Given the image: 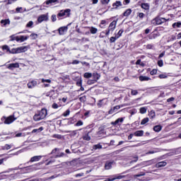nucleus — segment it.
Wrapping results in <instances>:
<instances>
[{"instance_id": "nucleus-1", "label": "nucleus", "mask_w": 181, "mask_h": 181, "mask_svg": "<svg viewBox=\"0 0 181 181\" xmlns=\"http://www.w3.org/2000/svg\"><path fill=\"white\" fill-rule=\"evenodd\" d=\"M47 116V110L46 108H42L40 111H38L34 116V121H40L41 119H45Z\"/></svg>"}, {"instance_id": "nucleus-2", "label": "nucleus", "mask_w": 181, "mask_h": 181, "mask_svg": "<svg viewBox=\"0 0 181 181\" xmlns=\"http://www.w3.org/2000/svg\"><path fill=\"white\" fill-rule=\"evenodd\" d=\"M29 49L28 46H23L17 48H13L11 50L10 49L9 52L11 54H18L19 53H25V52H28Z\"/></svg>"}, {"instance_id": "nucleus-3", "label": "nucleus", "mask_w": 181, "mask_h": 181, "mask_svg": "<svg viewBox=\"0 0 181 181\" xmlns=\"http://www.w3.org/2000/svg\"><path fill=\"white\" fill-rule=\"evenodd\" d=\"M60 151L59 148H54L48 155H52V158H62L64 156V153H59Z\"/></svg>"}, {"instance_id": "nucleus-4", "label": "nucleus", "mask_w": 181, "mask_h": 181, "mask_svg": "<svg viewBox=\"0 0 181 181\" xmlns=\"http://www.w3.org/2000/svg\"><path fill=\"white\" fill-rule=\"evenodd\" d=\"M71 12V10L70 8H67L64 11L61 10L57 16L59 21H60V19H62L60 18H63V16H66V18H69Z\"/></svg>"}, {"instance_id": "nucleus-5", "label": "nucleus", "mask_w": 181, "mask_h": 181, "mask_svg": "<svg viewBox=\"0 0 181 181\" xmlns=\"http://www.w3.org/2000/svg\"><path fill=\"white\" fill-rule=\"evenodd\" d=\"M165 22H166L165 18H160L159 17H156L151 21V23L154 26H156L158 25H162V23H165Z\"/></svg>"}, {"instance_id": "nucleus-6", "label": "nucleus", "mask_w": 181, "mask_h": 181, "mask_svg": "<svg viewBox=\"0 0 181 181\" xmlns=\"http://www.w3.org/2000/svg\"><path fill=\"white\" fill-rule=\"evenodd\" d=\"M4 123L6 125H9L10 124H12L14 121H16V117H15L14 115H10L7 117H4Z\"/></svg>"}, {"instance_id": "nucleus-7", "label": "nucleus", "mask_w": 181, "mask_h": 181, "mask_svg": "<svg viewBox=\"0 0 181 181\" xmlns=\"http://www.w3.org/2000/svg\"><path fill=\"white\" fill-rule=\"evenodd\" d=\"M157 161L158 160H156V158H153L147 161H144V163L137 164L133 168L135 169V168H138V166H142V165H146L147 166H149L151 165H153V163H156Z\"/></svg>"}, {"instance_id": "nucleus-8", "label": "nucleus", "mask_w": 181, "mask_h": 181, "mask_svg": "<svg viewBox=\"0 0 181 181\" xmlns=\"http://www.w3.org/2000/svg\"><path fill=\"white\" fill-rule=\"evenodd\" d=\"M49 21V17L47 14H42L40 16L37 18L38 23H42V22Z\"/></svg>"}, {"instance_id": "nucleus-9", "label": "nucleus", "mask_w": 181, "mask_h": 181, "mask_svg": "<svg viewBox=\"0 0 181 181\" xmlns=\"http://www.w3.org/2000/svg\"><path fill=\"white\" fill-rule=\"evenodd\" d=\"M28 88H35L37 86V81H31L28 83L27 84Z\"/></svg>"}, {"instance_id": "nucleus-10", "label": "nucleus", "mask_w": 181, "mask_h": 181, "mask_svg": "<svg viewBox=\"0 0 181 181\" xmlns=\"http://www.w3.org/2000/svg\"><path fill=\"white\" fill-rule=\"evenodd\" d=\"M7 69H8V70H13L14 69H19V64L18 63H13V64H10Z\"/></svg>"}, {"instance_id": "nucleus-11", "label": "nucleus", "mask_w": 181, "mask_h": 181, "mask_svg": "<svg viewBox=\"0 0 181 181\" xmlns=\"http://www.w3.org/2000/svg\"><path fill=\"white\" fill-rule=\"evenodd\" d=\"M113 164H114V161H107L105 164V170H110V169L112 168Z\"/></svg>"}, {"instance_id": "nucleus-12", "label": "nucleus", "mask_w": 181, "mask_h": 181, "mask_svg": "<svg viewBox=\"0 0 181 181\" xmlns=\"http://www.w3.org/2000/svg\"><path fill=\"white\" fill-rule=\"evenodd\" d=\"M119 6H122V3L119 1H116L115 3L112 4L113 8H112V9H118V8H119Z\"/></svg>"}, {"instance_id": "nucleus-13", "label": "nucleus", "mask_w": 181, "mask_h": 181, "mask_svg": "<svg viewBox=\"0 0 181 181\" xmlns=\"http://www.w3.org/2000/svg\"><path fill=\"white\" fill-rule=\"evenodd\" d=\"M168 165V163L166 161H160L158 162L156 164V168H165Z\"/></svg>"}, {"instance_id": "nucleus-14", "label": "nucleus", "mask_w": 181, "mask_h": 181, "mask_svg": "<svg viewBox=\"0 0 181 181\" xmlns=\"http://www.w3.org/2000/svg\"><path fill=\"white\" fill-rule=\"evenodd\" d=\"M67 29H69V28H67V26H64V27H61L59 28V34L61 35H64V33H66V32H67Z\"/></svg>"}, {"instance_id": "nucleus-15", "label": "nucleus", "mask_w": 181, "mask_h": 181, "mask_svg": "<svg viewBox=\"0 0 181 181\" xmlns=\"http://www.w3.org/2000/svg\"><path fill=\"white\" fill-rule=\"evenodd\" d=\"M119 122H121V123L124 122V117L118 118L115 122H112L111 125H113L114 127H115V126L118 125V124H119Z\"/></svg>"}, {"instance_id": "nucleus-16", "label": "nucleus", "mask_w": 181, "mask_h": 181, "mask_svg": "<svg viewBox=\"0 0 181 181\" xmlns=\"http://www.w3.org/2000/svg\"><path fill=\"white\" fill-rule=\"evenodd\" d=\"M92 77L93 78V80H95V81H98V80H100V77H101V75H100V74L97 73V72H93L92 74Z\"/></svg>"}, {"instance_id": "nucleus-17", "label": "nucleus", "mask_w": 181, "mask_h": 181, "mask_svg": "<svg viewBox=\"0 0 181 181\" xmlns=\"http://www.w3.org/2000/svg\"><path fill=\"white\" fill-rule=\"evenodd\" d=\"M119 108H121V106L116 105L113 108H112L109 110L108 114H114V112H117V111H118V110H119Z\"/></svg>"}, {"instance_id": "nucleus-18", "label": "nucleus", "mask_w": 181, "mask_h": 181, "mask_svg": "<svg viewBox=\"0 0 181 181\" xmlns=\"http://www.w3.org/2000/svg\"><path fill=\"white\" fill-rule=\"evenodd\" d=\"M40 159H42L41 156H35L32 157L29 162H39V160H40Z\"/></svg>"}, {"instance_id": "nucleus-19", "label": "nucleus", "mask_w": 181, "mask_h": 181, "mask_svg": "<svg viewBox=\"0 0 181 181\" xmlns=\"http://www.w3.org/2000/svg\"><path fill=\"white\" fill-rule=\"evenodd\" d=\"M116 26H117V21H113L112 23H110L108 29H110L112 31L115 30Z\"/></svg>"}, {"instance_id": "nucleus-20", "label": "nucleus", "mask_w": 181, "mask_h": 181, "mask_svg": "<svg viewBox=\"0 0 181 181\" xmlns=\"http://www.w3.org/2000/svg\"><path fill=\"white\" fill-rule=\"evenodd\" d=\"M45 4L46 5H56V4H59V0H47Z\"/></svg>"}, {"instance_id": "nucleus-21", "label": "nucleus", "mask_w": 181, "mask_h": 181, "mask_svg": "<svg viewBox=\"0 0 181 181\" xmlns=\"http://www.w3.org/2000/svg\"><path fill=\"white\" fill-rule=\"evenodd\" d=\"M141 8H142V9H145V11H149V4L142 3L141 4Z\"/></svg>"}, {"instance_id": "nucleus-22", "label": "nucleus", "mask_w": 181, "mask_h": 181, "mask_svg": "<svg viewBox=\"0 0 181 181\" xmlns=\"http://www.w3.org/2000/svg\"><path fill=\"white\" fill-rule=\"evenodd\" d=\"M25 170H28L29 172H32V170H36L37 168H36V165H31L24 168Z\"/></svg>"}, {"instance_id": "nucleus-23", "label": "nucleus", "mask_w": 181, "mask_h": 181, "mask_svg": "<svg viewBox=\"0 0 181 181\" xmlns=\"http://www.w3.org/2000/svg\"><path fill=\"white\" fill-rule=\"evenodd\" d=\"M134 136H144V130H138L134 132Z\"/></svg>"}, {"instance_id": "nucleus-24", "label": "nucleus", "mask_w": 181, "mask_h": 181, "mask_svg": "<svg viewBox=\"0 0 181 181\" xmlns=\"http://www.w3.org/2000/svg\"><path fill=\"white\" fill-rule=\"evenodd\" d=\"M132 13V10L131 8L127 9L124 13H123V16H125L127 18V16H129Z\"/></svg>"}, {"instance_id": "nucleus-25", "label": "nucleus", "mask_w": 181, "mask_h": 181, "mask_svg": "<svg viewBox=\"0 0 181 181\" xmlns=\"http://www.w3.org/2000/svg\"><path fill=\"white\" fill-rule=\"evenodd\" d=\"M139 79L140 80V81H149V80H151V78L148 76H140L139 77Z\"/></svg>"}, {"instance_id": "nucleus-26", "label": "nucleus", "mask_w": 181, "mask_h": 181, "mask_svg": "<svg viewBox=\"0 0 181 181\" xmlns=\"http://www.w3.org/2000/svg\"><path fill=\"white\" fill-rule=\"evenodd\" d=\"M88 28L90 29V32L92 35H95V33L98 32V29H97L96 28L88 27Z\"/></svg>"}, {"instance_id": "nucleus-27", "label": "nucleus", "mask_w": 181, "mask_h": 181, "mask_svg": "<svg viewBox=\"0 0 181 181\" xmlns=\"http://www.w3.org/2000/svg\"><path fill=\"white\" fill-rule=\"evenodd\" d=\"M42 131H43V127H41L38 129H34L32 132L31 134H39V132H42Z\"/></svg>"}, {"instance_id": "nucleus-28", "label": "nucleus", "mask_w": 181, "mask_h": 181, "mask_svg": "<svg viewBox=\"0 0 181 181\" xmlns=\"http://www.w3.org/2000/svg\"><path fill=\"white\" fill-rule=\"evenodd\" d=\"M153 131H155V132H160V131H162V126L160 125L154 126Z\"/></svg>"}, {"instance_id": "nucleus-29", "label": "nucleus", "mask_w": 181, "mask_h": 181, "mask_svg": "<svg viewBox=\"0 0 181 181\" xmlns=\"http://www.w3.org/2000/svg\"><path fill=\"white\" fill-rule=\"evenodd\" d=\"M93 149L94 151H97V149H103V146L100 144H95L93 146Z\"/></svg>"}, {"instance_id": "nucleus-30", "label": "nucleus", "mask_w": 181, "mask_h": 181, "mask_svg": "<svg viewBox=\"0 0 181 181\" xmlns=\"http://www.w3.org/2000/svg\"><path fill=\"white\" fill-rule=\"evenodd\" d=\"M83 77L85 78H91V77H93V74L90 73V72H86L83 74Z\"/></svg>"}, {"instance_id": "nucleus-31", "label": "nucleus", "mask_w": 181, "mask_h": 181, "mask_svg": "<svg viewBox=\"0 0 181 181\" xmlns=\"http://www.w3.org/2000/svg\"><path fill=\"white\" fill-rule=\"evenodd\" d=\"M1 23L4 24V26H6V25H10L11 21H9V19L1 20Z\"/></svg>"}, {"instance_id": "nucleus-32", "label": "nucleus", "mask_w": 181, "mask_h": 181, "mask_svg": "<svg viewBox=\"0 0 181 181\" xmlns=\"http://www.w3.org/2000/svg\"><path fill=\"white\" fill-rule=\"evenodd\" d=\"M141 144H139L137 145H134V146H129L127 147L122 148L121 149L119 150V152H122L125 149V148H136V146H140Z\"/></svg>"}, {"instance_id": "nucleus-33", "label": "nucleus", "mask_w": 181, "mask_h": 181, "mask_svg": "<svg viewBox=\"0 0 181 181\" xmlns=\"http://www.w3.org/2000/svg\"><path fill=\"white\" fill-rule=\"evenodd\" d=\"M147 122H149V118L145 117L141 120V125H145V124H147Z\"/></svg>"}, {"instance_id": "nucleus-34", "label": "nucleus", "mask_w": 181, "mask_h": 181, "mask_svg": "<svg viewBox=\"0 0 181 181\" xmlns=\"http://www.w3.org/2000/svg\"><path fill=\"white\" fill-rule=\"evenodd\" d=\"M54 162H56V160L54 158H52V156L49 158V160L47 163V166L49 165H52V163H54Z\"/></svg>"}, {"instance_id": "nucleus-35", "label": "nucleus", "mask_w": 181, "mask_h": 181, "mask_svg": "<svg viewBox=\"0 0 181 181\" xmlns=\"http://www.w3.org/2000/svg\"><path fill=\"white\" fill-rule=\"evenodd\" d=\"M29 39V36H20V42H25V40H28Z\"/></svg>"}, {"instance_id": "nucleus-36", "label": "nucleus", "mask_w": 181, "mask_h": 181, "mask_svg": "<svg viewBox=\"0 0 181 181\" xmlns=\"http://www.w3.org/2000/svg\"><path fill=\"white\" fill-rule=\"evenodd\" d=\"M122 33H124V30L121 29V30H119V32L115 35V37H118V39H119V37H121V36H122Z\"/></svg>"}, {"instance_id": "nucleus-37", "label": "nucleus", "mask_w": 181, "mask_h": 181, "mask_svg": "<svg viewBox=\"0 0 181 181\" xmlns=\"http://www.w3.org/2000/svg\"><path fill=\"white\" fill-rule=\"evenodd\" d=\"M148 115H149L150 118H152V119H153V118H155V117H156V115L155 114V111H153V110L150 111Z\"/></svg>"}, {"instance_id": "nucleus-38", "label": "nucleus", "mask_w": 181, "mask_h": 181, "mask_svg": "<svg viewBox=\"0 0 181 181\" xmlns=\"http://www.w3.org/2000/svg\"><path fill=\"white\" fill-rule=\"evenodd\" d=\"M180 26H181V22H177L173 24V28H174V29L176 28H180Z\"/></svg>"}, {"instance_id": "nucleus-39", "label": "nucleus", "mask_w": 181, "mask_h": 181, "mask_svg": "<svg viewBox=\"0 0 181 181\" xmlns=\"http://www.w3.org/2000/svg\"><path fill=\"white\" fill-rule=\"evenodd\" d=\"M1 49H2V50H6V52H8V53L11 50V49L9 48V46H8V45H3L1 47Z\"/></svg>"}, {"instance_id": "nucleus-40", "label": "nucleus", "mask_w": 181, "mask_h": 181, "mask_svg": "<svg viewBox=\"0 0 181 181\" xmlns=\"http://www.w3.org/2000/svg\"><path fill=\"white\" fill-rule=\"evenodd\" d=\"M147 108L145 107H141L139 111L141 114H146Z\"/></svg>"}, {"instance_id": "nucleus-41", "label": "nucleus", "mask_w": 181, "mask_h": 181, "mask_svg": "<svg viewBox=\"0 0 181 181\" xmlns=\"http://www.w3.org/2000/svg\"><path fill=\"white\" fill-rule=\"evenodd\" d=\"M26 28H33V21H30L26 24Z\"/></svg>"}, {"instance_id": "nucleus-42", "label": "nucleus", "mask_w": 181, "mask_h": 181, "mask_svg": "<svg viewBox=\"0 0 181 181\" xmlns=\"http://www.w3.org/2000/svg\"><path fill=\"white\" fill-rule=\"evenodd\" d=\"M117 39H118V37H116V35L115 37H111L110 39V43H114Z\"/></svg>"}, {"instance_id": "nucleus-43", "label": "nucleus", "mask_w": 181, "mask_h": 181, "mask_svg": "<svg viewBox=\"0 0 181 181\" xmlns=\"http://www.w3.org/2000/svg\"><path fill=\"white\" fill-rule=\"evenodd\" d=\"M79 100L81 103H86V101H87V98L86 97V95H83L81 97Z\"/></svg>"}, {"instance_id": "nucleus-44", "label": "nucleus", "mask_w": 181, "mask_h": 181, "mask_svg": "<svg viewBox=\"0 0 181 181\" xmlns=\"http://www.w3.org/2000/svg\"><path fill=\"white\" fill-rule=\"evenodd\" d=\"M70 115V110H66L64 113L63 116L64 117H69Z\"/></svg>"}, {"instance_id": "nucleus-45", "label": "nucleus", "mask_w": 181, "mask_h": 181, "mask_svg": "<svg viewBox=\"0 0 181 181\" xmlns=\"http://www.w3.org/2000/svg\"><path fill=\"white\" fill-rule=\"evenodd\" d=\"M141 176H145V173L141 172L140 174L134 175V177H141Z\"/></svg>"}, {"instance_id": "nucleus-46", "label": "nucleus", "mask_w": 181, "mask_h": 181, "mask_svg": "<svg viewBox=\"0 0 181 181\" xmlns=\"http://www.w3.org/2000/svg\"><path fill=\"white\" fill-rule=\"evenodd\" d=\"M41 82H42V83H49L50 84V83H52V80H50V79L42 78V79H41Z\"/></svg>"}, {"instance_id": "nucleus-47", "label": "nucleus", "mask_w": 181, "mask_h": 181, "mask_svg": "<svg viewBox=\"0 0 181 181\" xmlns=\"http://www.w3.org/2000/svg\"><path fill=\"white\" fill-rule=\"evenodd\" d=\"M76 86L78 87H81V86H83V81L81 79H79L77 82H76Z\"/></svg>"}, {"instance_id": "nucleus-48", "label": "nucleus", "mask_w": 181, "mask_h": 181, "mask_svg": "<svg viewBox=\"0 0 181 181\" xmlns=\"http://www.w3.org/2000/svg\"><path fill=\"white\" fill-rule=\"evenodd\" d=\"M110 0H101L100 2L103 5H105V4L107 5L110 4Z\"/></svg>"}, {"instance_id": "nucleus-49", "label": "nucleus", "mask_w": 181, "mask_h": 181, "mask_svg": "<svg viewBox=\"0 0 181 181\" xmlns=\"http://www.w3.org/2000/svg\"><path fill=\"white\" fill-rule=\"evenodd\" d=\"M95 83H97L95 81V80L93 79V80H88L87 83L89 85V86H91V84H94Z\"/></svg>"}, {"instance_id": "nucleus-50", "label": "nucleus", "mask_w": 181, "mask_h": 181, "mask_svg": "<svg viewBox=\"0 0 181 181\" xmlns=\"http://www.w3.org/2000/svg\"><path fill=\"white\" fill-rule=\"evenodd\" d=\"M81 125H83V121L78 120L75 124V127H81Z\"/></svg>"}, {"instance_id": "nucleus-51", "label": "nucleus", "mask_w": 181, "mask_h": 181, "mask_svg": "<svg viewBox=\"0 0 181 181\" xmlns=\"http://www.w3.org/2000/svg\"><path fill=\"white\" fill-rule=\"evenodd\" d=\"M52 138H57V139H62V135H60V134H53Z\"/></svg>"}, {"instance_id": "nucleus-52", "label": "nucleus", "mask_w": 181, "mask_h": 181, "mask_svg": "<svg viewBox=\"0 0 181 181\" xmlns=\"http://www.w3.org/2000/svg\"><path fill=\"white\" fill-rule=\"evenodd\" d=\"M158 66H159V67H163V60L160 59V60L158 61Z\"/></svg>"}, {"instance_id": "nucleus-53", "label": "nucleus", "mask_w": 181, "mask_h": 181, "mask_svg": "<svg viewBox=\"0 0 181 181\" xmlns=\"http://www.w3.org/2000/svg\"><path fill=\"white\" fill-rule=\"evenodd\" d=\"M11 148H12V146L9 145V144H6L4 146V149H6V151H8V149H11Z\"/></svg>"}, {"instance_id": "nucleus-54", "label": "nucleus", "mask_w": 181, "mask_h": 181, "mask_svg": "<svg viewBox=\"0 0 181 181\" xmlns=\"http://www.w3.org/2000/svg\"><path fill=\"white\" fill-rule=\"evenodd\" d=\"M30 36L33 39V40H35L37 37V34L32 33Z\"/></svg>"}, {"instance_id": "nucleus-55", "label": "nucleus", "mask_w": 181, "mask_h": 181, "mask_svg": "<svg viewBox=\"0 0 181 181\" xmlns=\"http://www.w3.org/2000/svg\"><path fill=\"white\" fill-rule=\"evenodd\" d=\"M51 19H52V22H56V21H57V18L55 14H53V15L51 16Z\"/></svg>"}, {"instance_id": "nucleus-56", "label": "nucleus", "mask_w": 181, "mask_h": 181, "mask_svg": "<svg viewBox=\"0 0 181 181\" xmlns=\"http://www.w3.org/2000/svg\"><path fill=\"white\" fill-rule=\"evenodd\" d=\"M131 94H132V95H137L138 90H132Z\"/></svg>"}, {"instance_id": "nucleus-57", "label": "nucleus", "mask_w": 181, "mask_h": 181, "mask_svg": "<svg viewBox=\"0 0 181 181\" xmlns=\"http://www.w3.org/2000/svg\"><path fill=\"white\" fill-rule=\"evenodd\" d=\"M84 141H90L91 139V137H90V136H88V134L86 135L83 137Z\"/></svg>"}, {"instance_id": "nucleus-58", "label": "nucleus", "mask_w": 181, "mask_h": 181, "mask_svg": "<svg viewBox=\"0 0 181 181\" xmlns=\"http://www.w3.org/2000/svg\"><path fill=\"white\" fill-rule=\"evenodd\" d=\"M52 107L54 108V110H57V108H59V105H57V103H53Z\"/></svg>"}, {"instance_id": "nucleus-59", "label": "nucleus", "mask_w": 181, "mask_h": 181, "mask_svg": "<svg viewBox=\"0 0 181 181\" xmlns=\"http://www.w3.org/2000/svg\"><path fill=\"white\" fill-rule=\"evenodd\" d=\"M157 73H158V70H156V69H153V70L150 72V74H151V76H153V75L156 74Z\"/></svg>"}, {"instance_id": "nucleus-60", "label": "nucleus", "mask_w": 181, "mask_h": 181, "mask_svg": "<svg viewBox=\"0 0 181 181\" xmlns=\"http://www.w3.org/2000/svg\"><path fill=\"white\" fill-rule=\"evenodd\" d=\"M138 16L140 18V19H142L145 18V14L144 13H139Z\"/></svg>"}, {"instance_id": "nucleus-61", "label": "nucleus", "mask_w": 181, "mask_h": 181, "mask_svg": "<svg viewBox=\"0 0 181 181\" xmlns=\"http://www.w3.org/2000/svg\"><path fill=\"white\" fill-rule=\"evenodd\" d=\"M103 101H104V100H100L98 103V107H103Z\"/></svg>"}, {"instance_id": "nucleus-62", "label": "nucleus", "mask_w": 181, "mask_h": 181, "mask_svg": "<svg viewBox=\"0 0 181 181\" xmlns=\"http://www.w3.org/2000/svg\"><path fill=\"white\" fill-rule=\"evenodd\" d=\"M81 176H84V173H81L75 175V177H81Z\"/></svg>"}, {"instance_id": "nucleus-63", "label": "nucleus", "mask_w": 181, "mask_h": 181, "mask_svg": "<svg viewBox=\"0 0 181 181\" xmlns=\"http://www.w3.org/2000/svg\"><path fill=\"white\" fill-rule=\"evenodd\" d=\"M159 78H168V76L165 75V74H160L158 76Z\"/></svg>"}, {"instance_id": "nucleus-64", "label": "nucleus", "mask_w": 181, "mask_h": 181, "mask_svg": "<svg viewBox=\"0 0 181 181\" xmlns=\"http://www.w3.org/2000/svg\"><path fill=\"white\" fill-rule=\"evenodd\" d=\"M146 49H153V45H152V44L147 45H146Z\"/></svg>"}]
</instances>
